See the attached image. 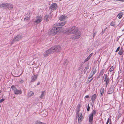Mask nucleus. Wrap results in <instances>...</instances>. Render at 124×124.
<instances>
[{"instance_id":"nucleus-39","label":"nucleus","mask_w":124,"mask_h":124,"mask_svg":"<svg viewBox=\"0 0 124 124\" xmlns=\"http://www.w3.org/2000/svg\"><path fill=\"white\" fill-rule=\"evenodd\" d=\"M4 100V99H2L0 100V103L2 102Z\"/></svg>"},{"instance_id":"nucleus-18","label":"nucleus","mask_w":124,"mask_h":124,"mask_svg":"<svg viewBox=\"0 0 124 124\" xmlns=\"http://www.w3.org/2000/svg\"><path fill=\"white\" fill-rule=\"evenodd\" d=\"M41 94L40 96V98L41 99L44 98V97L45 95V91H42L41 92Z\"/></svg>"},{"instance_id":"nucleus-8","label":"nucleus","mask_w":124,"mask_h":124,"mask_svg":"<svg viewBox=\"0 0 124 124\" xmlns=\"http://www.w3.org/2000/svg\"><path fill=\"white\" fill-rule=\"evenodd\" d=\"M42 16H38L36 17L35 22L37 24H38L40 23L42 21Z\"/></svg>"},{"instance_id":"nucleus-47","label":"nucleus","mask_w":124,"mask_h":124,"mask_svg":"<svg viewBox=\"0 0 124 124\" xmlns=\"http://www.w3.org/2000/svg\"><path fill=\"white\" fill-rule=\"evenodd\" d=\"M93 79V78H92L91 80H90V81H91L92 79Z\"/></svg>"},{"instance_id":"nucleus-28","label":"nucleus","mask_w":124,"mask_h":124,"mask_svg":"<svg viewBox=\"0 0 124 124\" xmlns=\"http://www.w3.org/2000/svg\"><path fill=\"white\" fill-rule=\"evenodd\" d=\"M35 124H46L45 123H42L39 121H37L36 122Z\"/></svg>"},{"instance_id":"nucleus-17","label":"nucleus","mask_w":124,"mask_h":124,"mask_svg":"<svg viewBox=\"0 0 124 124\" xmlns=\"http://www.w3.org/2000/svg\"><path fill=\"white\" fill-rule=\"evenodd\" d=\"M82 114H80L78 115V121L79 123L80 122H81L82 120Z\"/></svg>"},{"instance_id":"nucleus-49","label":"nucleus","mask_w":124,"mask_h":124,"mask_svg":"<svg viewBox=\"0 0 124 124\" xmlns=\"http://www.w3.org/2000/svg\"><path fill=\"white\" fill-rule=\"evenodd\" d=\"M120 24V23L118 25H119Z\"/></svg>"},{"instance_id":"nucleus-38","label":"nucleus","mask_w":124,"mask_h":124,"mask_svg":"<svg viewBox=\"0 0 124 124\" xmlns=\"http://www.w3.org/2000/svg\"><path fill=\"white\" fill-rule=\"evenodd\" d=\"M96 32H94V33H93V38L95 37V35H96Z\"/></svg>"},{"instance_id":"nucleus-1","label":"nucleus","mask_w":124,"mask_h":124,"mask_svg":"<svg viewBox=\"0 0 124 124\" xmlns=\"http://www.w3.org/2000/svg\"><path fill=\"white\" fill-rule=\"evenodd\" d=\"M64 31L63 28L61 27H54L49 30L48 33L50 35L54 36L56 34L62 32Z\"/></svg>"},{"instance_id":"nucleus-46","label":"nucleus","mask_w":124,"mask_h":124,"mask_svg":"<svg viewBox=\"0 0 124 124\" xmlns=\"http://www.w3.org/2000/svg\"><path fill=\"white\" fill-rule=\"evenodd\" d=\"M39 83H38V84H37V85H39Z\"/></svg>"},{"instance_id":"nucleus-36","label":"nucleus","mask_w":124,"mask_h":124,"mask_svg":"<svg viewBox=\"0 0 124 124\" xmlns=\"http://www.w3.org/2000/svg\"><path fill=\"white\" fill-rule=\"evenodd\" d=\"M120 47H118L117 48V49H116V52H117V51H119V49H120Z\"/></svg>"},{"instance_id":"nucleus-43","label":"nucleus","mask_w":124,"mask_h":124,"mask_svg":"<svg viewBox=\"0 0 124 124\" xmlns=\"http://www.w3.org/2000/svg\"><path fill=\"white\" fill-rule=\"evenodd\" d=\"M108 121H107V122H106V124H108Z\"/></svg>"},{"instance_id":"nucleus-16","label":"nucleus","mask_w":124,"mask_h":124,"mask_svg":"<svg viewBox=\"0 0 124 124\" xmlns=\"http://www.w3.org/2000/svg\"><path fill=\"white\" fill-rule=\"evenodd\" d=\"M66 24L65 22H61L58 23L57 25L58 26H63L65 25Z\"/></svg>"},{"instance_id":"nucleus-6","label":"nucleus","mask_w":124,"mask_h":124,"mask_svg":"<svg viewBox=\"0 0 124 124\" xmlns=\"http://www.w3.org/2000/svg\"><path fill=\"white\" fill-rule=\"evenodd\" d=\"M57 8V4L55 3H53L52 4L50 7L49 10L51 12L54 10H55Z\"/></svg>"},{"instance_id":"nucleus-11","label":"nucleus","mask_w":124,"mask_h":124,"mask_svg":"<svg viewBox=\"0 0 124 124\" xmlns=\"http://www.w3.org/2000/svg\"><path fill=\"white\" fill-rule=\"evenodd\" d=\"M22 38V37L21 35H19L15 38L14 40V41L19 40L21 39Z\"/></svg>"},{"instance_id":"nucleus-37","label":"nucleus","mask_w":124,"mask_h":124,"mask_svg":"<svg viewBox=\"0 0 124 124\" xmlns=\"http://www.w3.org/2000/svg\"><path fill=\"white\" fill-rule=\"evenodd\" d=\"M93 54V53H91V54L89 55L88 56V57L90 59V58H91V56H92V54Z\"/></svg>"},{"instance_id":"nucleus-41","label":"nucleus","mask_w":124,"mask_h":124,"mask_svg":"<svg viewBox=\"0 0 124 124\" xmlns=\"http://www.w3.org/2000/svg\"><path fill=\"white\" fill-rule=\"evenodd\" d=\"M85 98H89V96L88 95H86L85 96Z\"/></svg>"},{"instance_id":"nucleus-33","label":"nucleus","mask_w":124,"mask_h":124,"mask_svg":"<svg viewBox=\"0 0 124 124\" xmlns=\"http://www.w3.org/2000/svg\"><path fill=\"white\" fill-rule=\"evenodd\" d=\"M123 54L122 51L120 50L118 52V54L120 55H122Z\"/></svg>"},{"instance_id":"nucleus-40","label":"nucleus","mask_w":124,"mask_h":124,"mask_svg":"<svg viewBox=\"0 0 124 124\" xmlns=\"http://www.w3.org/2000/svg\"><path fill=\"white\" fill-rule=\"evenodd\" d=\"M23 82L24 81L23 80H21L20 81V83H23Z\"/></svg>"},{"instance_id":"nucleus-26","label":"nucleus","mask_w":124,"mask_h":124,"mask_svg":"<svg viewBox=\"0 0 124 124\" xmlns=\"http://www.w3.org/2000/svg\"><path fill=\"white\" fill-rule=\"evenodd\" d=\"M96 112L95 110H93L90 114L93 116V115H94L96 114Z\"/></svg>"},{"instance_id":"nucleus-12","label":"nucleus","mask_w":124,"mask_h":124,"mask_svg":"<svg viewBox=\"0 0 124 124\" xmlns=\"http://www.w3.org/2000/svg\"><path fill=\"white\" fill-rule=\"evenodd\" d=\"M96 96L97 95L95 94H94L92 96L91 100H92V102L93 103H94L95 101V100L96 98Z\"/></svg>"},{"instance_id":"nucleus-4","label":"nucleus","mask_w":124,"mask_h":124,"mask_svg":"<svg viewBox=\"0 0 124 124\" xmlns=\"http://www.w3.org/2000/svg\"><path fill=\"white\" fill-rule=\"evenodd\" d=\"M73 34L72 37V39H78L80 37L81 33L79 31L74 34Z\"/></svg>"},{"instance_id":"nucleus-34","label":"nucleus","mask_w":124,"mask_h":124,"mask_svg":"<svg viewBox=\"0 0 124 124\" xmlns=\"http://www.w3.org/2000/svg\"><path fill=\"white\" fill-rule=\"evenodd\" d=\"M68 62V61L67 60H66L64 63V65L67 64Z\"/></svg>"},{"instance_id":"nucleus-22","label":"nucleus","mask_w":124,"mask_h":124,"mask_svg":"<svg viewBox=\"0 0 124 124\" xmlns=\"http://www.w3.org/2000/svg\"><path fill=\"white\" fill-rule=\"evenodd\" d=\"M44 20L45 21H48L49 20V16L48 15H46L45 16Z\"/></svg>"},{"instance_id":"nucleus-27","label":"nucleus","mask_w":124,"mask_h":124,"mask_svg":"<svg viewBox=\"0 0 124 124\" xmlns=\"http://www.w3.org/2000/svg\"><path fill=\"white\" fill-rule=\"evenodd\" d=\"M104 88H101L100 90V94L102 95H103L104 93Z\"/></svg>"},{"instance_id":"nucleus-51","label":"nucleus","mask_w":124,"mask_h":124,"mask_svg":"<svg viewBox=\"0 0 124 124\" xmlns=\"http://www.w3.org/2000/svg\"><path fill=\"white\" fill-rule=\"evenodd\" d=\"M1 92H0V93H1Z\"/></svg>"},{"instance_id":"nucleus-31","label":"nucleus","mask_w":124,"mask_h":124,"mask_svg":"<svg viewBox=\"0 0 124 124\" xmlns=\"http://www.w3.org/2000/svg\"><path fill=\"white\" fill-rule=\"evenodd\" d=\"M104 73V71L103 70H102L100 72V76H102V75Z\"/></svg>"},{"instance_id":"nucleus-9","label":"nucleus","mask_w":124,"mask_h":124,"mask_svg":"<svg viewBox=\"0 0 124 124\" xmlns=\"http://www.w3.org/2000/svg\"><path fill=\"white\" fill-rule=\"evenodd\" d=\"M107 75L106 74H105L104 75L103 77L104 81L106 82V87L108 85V84L109 82V80L108 78H107Z\"/></svg>"},{"instance_id":"nucleus-23","label":"nucleus","mask_w":124,"mask_h":124,"mask_svg":"<svg viewBox=\"0 0 124 124\" xmlns=\"http://www.w3.org/2000/svg\"><path fill=\"white\" fill-rule=\"evenodd\" d=\"M123 15V14L122 13H119L117 16L118 18L119 19L121 18Z\"/></svg>"},{"instance_id":"nucleus-20","label":"nucleus","mask_w":124,"mask_h":124,"mask_svg":"<svg viewBox=\"0 0 124 124\" xmlns=\"http://www.w3.org/2000/svg\"><path fill=\"white\" fill-rule=\"evenodd\" d=\"M93 116L91 115L89 116V121L90 122H91L93 120Z\"/></svg>"},{"instance_id":"nucleus-44","label":"nucleus","mask_w":124,"mask_h":124,"mask_svg":"<svg viewBox=\"0 0 124 124\" xmlns=\"http://www.w3.org/2000/svg\"><path fill=\"white\" fill-rule=\"evenodd\" d=\"M124 31V29L123 30H122V31Z\"/></svg>"},{"instance_id":"nucleus-50","label":"nucleus","mask_w":124,"mask_h":124,"mask_svg":"<svg viewBox=\"0 0 124 124\" xmlns=\"http://www.w3.org/2000/svg\"><path fill=\"white\" fill-rule=\"evenodd\" d=\"M1 107V106L0 105V107Z\"/></svg>"},{"instance_id":"nucleus-2","label":"nucleus","mask_w":124,"mask_h":124,"mask_svg":"<svg viewBox=\"0 0 124 124\" xmlns=\"http://www.w3.org/2000/svg\"><path fill=\"white\" fill-rule=\"evenodd\" d=\"M78 31V27L76 26H73L71 28L67 29L65 33L67 34H74Z\"/></svg>"},{"instance_id":"nucleus-7","label":"nucleus","mask_w":124,"mask_h":124,"mask_svg":"<svg viewBox=\"0 0 124 124\" xmlns=\"http://www.w3.org/2000/svg\"><path fill=\"white\" fill-rule=\"evenodd\" d=\"M52 52L50 48L44 52L43 53V56L44 57H47L51 54L53 53Z\"/></svg>"},{"instance_id":"nucleus-24","label":"nucleus","mask_w":124,"mask_h":124,"mask_svg":"<svg viewBox=\"0 0 124 124\" xmlns=\"http://www.w3.org/2000/svg\"><path fill=\"white\" fill-rule=\"evenodd\" d=\"M8 5L7 8H8L9 9H10L12 8H13V6L12 4L8 3Z\"/></svg>"},{"instance_id":"nucleus-45","label":"nucleus","mask_w":124,"mask_h":124,"mask_svg":"<svg viewBox=\"0 0 124 124\" xmlns=\"http://www.w3.org/2000/svg\"><path fill=\"white\" fill-rule=\"evenodd\" d=\"M122 25H123V24H122V25H120V27H121L122 26Z\"/></svg>"},{"instance_id":"nucleus-48","label":"nucleus","mask_w":124,"mask_h":124,"mask_svg":"<svg viewBox=\"0 0 124 124\" xmlns=\"http://www.w3.org/2000/svg\"><path fill=\"white\" fill-rule=\"evenodd\" d=\"M46 113L47 114V112H46Z\"/></svg>"},{"instance_id":"nucleus-13","label":"nucleus","mask_w":124,"mask_h":124,"mask_svg":"<svg viewBox=\"0 0 124 124\" xmlns=\"http://www.w3.org/2000/svg\"><path fill=\"white\" fill-rule=\"evenodd\" d=\"M8 5V3H2V4L0 5V7L1 8H7Z\"/></svg>"},{"instance_id":"nucleus-35","label":"nucleus","mask_w":124,"mask_h":124,"mask_svg":"<svg viewBox=\"0 0 124 124\" xmlns=\"http://www.w3.org/2000/svg\"><path fill=\"white\" fill-rule=\"evenodd\" d=\"M90 109V107L89 105V104H88V105L87 108V111H89Z\"/></svg>"},{"instance_id":"nucleus-29","label":"nucleus","mask_w":124,"mask_h":124,"mask_svg":"<svg viewBox=\"0 0 124 124\" xmlns=\"http://www.w3.org/2000/svg\"><path fill=\"white\" fill-rule=\"evenodd\" d=\"M110 25L113 26H114L115 25V23L114 21H112L110 23Z\"/></svg>"},{"instance_id":"nucleus-32","label":"nucleus","mask_w":124,"mask_h":124,"mask_svg":"<svg viewBox=\"0 0 124 124\" xmlns=\"http://www.w3.org/2000/svg\"><path fill=\"white\" fill-rule=\"evenodd\" d=\"M90 58L88 57H87L84 60V62H86Z\"/></svg>"},{"instance_id":"nucleus-42","label":"nucleus","mask_w":124,"mask_h":124,"mask_svg":"<svg viewBox=\"0 0 124 124\" xmlns=\"http://www.w3.org/2000/svg\"><path fill=\"white\" fill-rule=\"evenodd\" d=\"M109 118H108L107 121H108V122H109Z\"/></svg>"},{"instance_id":"nucleus-19","label":"nucleus","mask_w":124,"mask_h":124,"mask_svg":"<svg viewBox=\"0 0 124 124\" xmlns=\"http://www.w3.org/2000/svg\"><path fill=\"white\" fill-rule=\"evenodd\" d=\"M114 90L113 89L112 87L110 88L109 89L108 92V94H111L113 93Z\"/></svg>"},{"instance_id":"nucleus-21","label":"nucleus","mask_w":124,"mask_h":124,"mask_svg":"<svg viewBox=\"0 0 124 124\" xmlns=\"http://www.w3.org/2000/svg\"><path fill=\"white\" fill-rule=\"evenodd\" d=\"M37 76L36 75H34L32 77V78H31V82H34V81L37 79Z\"/></svg>"},{"instance_id":"nucleus-25","label":"nucleus","mask_w":124,"mask_h":124,"mask_svg":"<svg viewBox=\"0 0 124 124\" xmlns=\"http://www.w3.org/2000/svg\"><path fill=\"white\" fill-rule=\"evenodd\" d=\"M34 94V93L32 91H31L28 93V96L30 97H31Z\"/></svg>"},{"instance_id":"nucleus-3","label":"nucleus","mask_w":124,"mask_h":124,"mask_svg":"<svg viewBox=\"0 0 124 124\" xmlns=\"http://www.w3.org/2000/svg\"><path fill=\"white\" fill-rule=\"evenodd\" d=\"M50 48L53 53L54 52H58L61 50V46L58 45L53 46Z\"/></svg>"},{"instance_id":"nucleus-10","label":"nucleus","mask_w":124,"mask_h":124,"mask_svg":"<svg viewBox=\"0 0 124 124\" xmlns=\"http://www.w3.org/2000/svg\"><path fill=\"white\" fill-rule=\"evenodd\" d=\"M31 13L30 12H28L27 13L26 16V17L24 18V20L25 21L29 20L30 19V16Z\"/></svg>"},{"instance_id":"nucleus-15","label":"nucleus","mask_w":124,"mask_h":124,"mask_svg":"<svg viewBox=\"0 0 124 124\" xmlns=\"http://www.w3.org/2000/svg\"><path fill=\"white\" fill-rule=\"evenodd\" d=\"M95 71L94 70H93L92 71L91 73L89 75V77H88L89 79H90L91 78H92V77L93 75L94 74H95Z\"/></svg>"},{"instance_id":"nucleus-5","label":"nucleus","mask_w":124,"mask_h":124,"mask_svg":"<svg viewBox=\"0 0 124 124\" xmlns=\"http://www.w3.org/2000/svg\"><path fill=\"white\" fill-rule=\"evenodd\" d=\"M11 88L14 91V93L16 94H20L22 93L21 90H18L14 86H12L11 87Z\"/></svg>"},{"instance_id":"nucleus-14","label":"nucleus","mask_w":124,"mask_h":124,"mask_svg":"<svg viewBox=\"0 0 124 124\" xmlns=\"http://www.w3.org/2000/svg\"><path fill=\"white\" fill-rule=\"evenodd\" d=\"M67 18L66 16L64 15H63L60 17L59 19L61 21H63L66 19Z\"/></svg>"},{"instance_id":"nucleus-30","label":"nucleus","mask_w":124,"mask_h":124,"mask_svg":"<svg viewBox=\"0 0 124 124\" xmlns=\"http://www.w3.org/2000/svg\"><path fill=\"white\" fill-rule=\"evenodd\" d=\"M114 69V67L113 66H112L110 68L109 71L110 72H111Z\"/></svg>"}]
</instances>
